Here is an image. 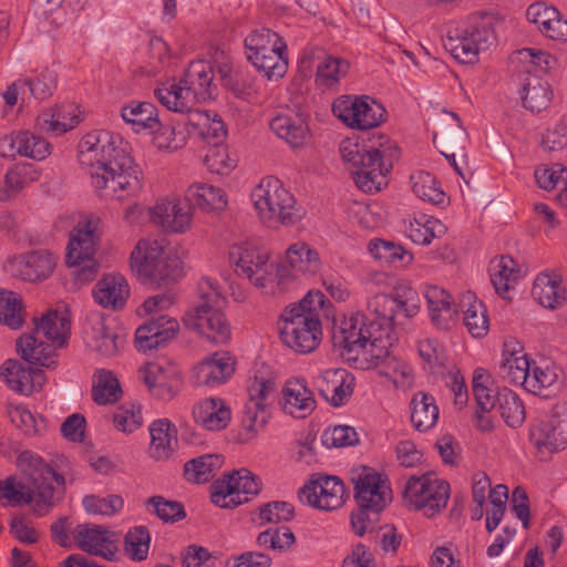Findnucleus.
<instances>
[{"mask_svg":"<svg viewBox=\"0 0 567 567\" xmlns=\"http://www.w3.org/2000/svg\"><path fill=\"white\" fill-rule=\"evenodd\" d=\"M332 112L348 127L359 131L378 127L386 120L383 105L369 96L342 95L333 102Z\"/></svg>","mask_w":567,"mask_h":567,"instance_id":"14","label":"nucleus"},{"mask_svg":"<svg viewBox=\"0 0 567 567\" xmlns=\"http://www.w3.org/2000/svg\"><path fill=\"white\" fill-rule=\"evenodd\" d=\"M463 321L468 332L475 338L484 337L489 329V321L486 309L482 301L467 292L461 300Z\"/></svg>","mask_w":567,"mask_h":567,"instance_id":"46","label":"nucleus"},{"mask_svg":"<svg viewBox=\"0 0 567 567\" xmlns=\"http://www.w3.org/2000/svg\"><path fill=\"white\" fill-rule=\"evenodd\" d=\"M121 116L136 133H153L161 128L157 109L150 102H131L122 107Z\"/></svg>","mask_w":567,"mask_h":567,"instance_id":"41","label":"nucleus"},{"mask_svg":"<svg viewBox=\"0 0 567 567\" xmlns=\"http://www.w3.org/2000/svg\"><path fill=\"white\" fill-rule=\"evenodd\" d=\"M280 405L285 413L303 419L315 411L317 401L307 382L303 379L293 378L289 379L281 390Z\"/></svg>","mask_w":567,"mask_h":567,"instance_id":"27","label":"nucleus"},{"mask_svg":"<svg viewBox=\"0 0 567 567\" xmlns=\"http://www.w3.org/2000/svg\"><path fill=\"white\" fill-rule=\"evenodd\" d=\"M223 302L219 284L210 277L202 278L198 282V302L184 313V327L214 343H226L231 330L220 310Z\"/></svg>","mask_w":567,"mask_h":567,"instance_id":"6","label":"nucleus"},{"mask_svg":"<svg viewBox=\"0 0 567 567\" xmlns=\"http://www.w3.org/2000/svg\"><path fill=\"white\" fill-rule=\"evenodd\" d=\"M69 311L49 310L38 320L34 319L32 333L23 334L17 340V348L22 359L35 365L51 368L55 364V349L63 347L70 334Z\"/></svg>","mask_w":567,"mask_h":567,"instance_id":"5","label":"nucleus"},{"mask_svg":"<svg viewBox=\"0 0 567 567\" xmlns=\"http://www.w3.org/2000/svg\"><path fill=\"white\" fill-rule=\"evenodd\" d=\"M343 162L352 169L353 181L364 193L379 192L386 185V175L401 152L395 144H344L340 147Z\"/></svg>","mask_w":567,"mask_h":567,"instance_id":"4","label":"nucleus"},{"mask_svg":"<svg viewBox=\"0 0 567 567\" xmlns=\"http://www.w3.org/2000/svg\"><path fill=\"white\" fill-rule=\"evenodd\" d=\"M155 96L163 106L176 113H190L197 103L205 102L198 96L194 89L178 81H169L155 90Z\"/></svg>","mask_w":567,"mask_h":567,"instance_id":"34","label":"nucleus"},{"mask_svg":"<svg viewBox=\"0 0 567 567\" xmlns=\"http://www.w3.org/2000/svg\"><path fill=\"white\" fill-rule=\"evenodd\" d=\"M75 545L83 551L91 555L106 557L103 551L106 543V529L94 524H80L73 530Z\"/></svg>","mask_w":567,"mask_h":567,"instance_id":"50","label":"nucleus"},{"mask_svg":"<svg viewBox=\"0 0 567 567\" xmlns=\"http://www.w3.org/2000/svg\"><path fill=\"white\" fill-rule=\"evenodd\" d=\"M39 178L32 164H17L7 171L0 181V202L16 199L27 187Z\"/></svg>","mask_w":567,"mask_h":567,"instance_id":"37","label":"nucleus"},{"mask_svg":"<svg viewBox=\"0 0 567 567\" xmlns=\"http://www.w3.org/2000/svg\"><path fill=\"white\" fill-rule=\"evenodd\" d=\"M301 498L323 511L339 508L346 498L343 483L334 476H322L301 489Z\"/></svg>","mask_w":567,"mask_h":567,"instance_id":"24","label":"nucleus"},{"mask_svg":"<svg viewBox=\"0 0 567 567\" xmlns=\"http://www.w3.org/2000/svg\"><path fill=\"white\" fill-rule=\"evenodd\" d=\"M229 261L238 276L247 278L264 295H279L278 262L270 260L266 249L248 241L234 244Z\"/></svg>","mask_w":567,"mask_h":567,"instance_id":"11","label":"nucleus"},{"mask_svg":"<svg viewBox=\"0 0 567 567\" xmlns=\"http://www.w3.org/2000/svg\"><path fill=\"white\" fill-rule=\"evenodd\" d=\"M446 229V226L441 220L421 214L409 219L405 234L415 244L429 245L433 238L444 236Z\"/></svg>","mask_w":567,"mask_h":567,"instance_id":"45","label":"nucleus"},{"mask_svg":"<svg viewBox=\"0 0 567 567\" xmlns=\"http://www.w3.org/2000/svg\"><path fill=\"white\" fill-rule=\"evenodd\" d=\"M130 265L144 282L168 285L184 276V261L165 240L142 238L131 252Z\"/></svg>","mask_w":567,"mask_h":567,"instance_id":"7","label":"nucleus"},{"mask_svg":"<svg viewBox=\"0 0 567 567\" xmlns=\"http://www.w3.org/2000/svg\"><path fill=\"white\" fill-rule=\"evenodd\" d=\"M152 224L169 234H185L193 225V208L179 197H164L147 210Z\"/></svg>","mask_w":567,"mask_h":567,"instance_id":"19","label":"nucleus"},{"mask_svg":"<svg viewBox=\"0 0 567 567\" xmlns=\"http://www.w3.org/2000/svg\"><path fill=\"white\" fill-rule=\"evenodd\" d=\"M150 543L148 529L144 526L134 527L125 536V553L135 561L145 560L148 555Z\"/></svg>","mask_w":567,"mask_h":567,"instance_id":"61","label":"nucleus"},{"mask_svg":"<svg viewBox=\"0 0 567 567\" xmlns=\"http://www.w3.org/2000/svg\"><path fill=\"white\" fill-rule=\"evenodd\" d=\"M411 188L414 195L423 202L441 205L445 202V193L440 183L429 172L419 171L410 177Z\"/></svg>","mask_w":567,"mask_h":567,"instance_id":"52","label":"nucleus"},{"mask_svg":"<svg viewBox=\"0 0 567 567\" xmlns=\"http://www.w3.org/2000/svg\"><path fill=\"white\" fill-rule=\"evenodd\" d=\"M185 202L193 208L204 213L220 214L228 206L227 193L215 185L195 182L190 184L184 195Z\"/></svg>","mask_w":567,"mask_h":567,"instance_id":"33","label":"nucleus"},{"mask_svg":"<svg viewBox=\"0 0 567 567\" xmlns=\"http://www.w3.org/2000/svg\"><path fill=\"white\" fill-rule=\"evenodd\" d=\"M106 326L102 312L91 311L84 324V340L87 347L101 351L105 346Z\"/></svg>","mask_w":567,"mask_h":567,"instance_id":"63","label":"nucleus"},{"mask_svg":"<svg viewBox=\"0 0 567 567\" xmlns=\"http://www.w3.org/2000/svg\"><path fill=\"white\" fill-rule=\"evenodd\" d=\"M417 310V293L408 286L396 287L391 295H374L367 302V312H351L334 320L332 342L334 347L350 344L358 337L362 342L379 341V350H382L385 344L396 341L394 318L399 315L410 318Z\"/></svg>","mask_w":567,"mask_h":567,"instance_id":"1","label":"nucleus"},{"mask_svg":"<svg viewBox=\"0 0 567 567\" xmlns=\"http://www.w3.org/2000/svg\"><path fill=\"white\" fill-rule=\"evenodd\" d=\"M114 427L123 433H133L143 424L141 405L127 402L120 405L113 413Z\"/></svg>","mask_w":567,"mask_h":567,"instance_id":"58","label":"nucleus"},{"mask_svg":"<svg viewBox=\"0 0 567 567\" xmlns=\"http://www.w3.org/2000/svg\"><path fill=\"white\" fill-rule=\"evenodd\" d=\"M250 200L259 221L269 228L295 225L301 219L295 196L274 176L260 179Z\"/></svg>","mask_w":567,"mask_h":567,"instance_id":"8","label":"nucleus"},{"mask_svg":"<svg viewBox=\"0 0 567 567\" xmlns=\"http://www.w3.org/2000/svg\"><path fill=\"white\" fill-rule=\"evenodd\" d=\"M138 379L161 400H172L182 385L181 371L169 363H147L138 370Z\"/></svg>","mask_w":567,"mask_h":567,"instance_id":"20","label":"nucleus"},{"mask_svg":"<svg viewBox=\"0 0 567 567\" xmlns=\"http://www.w3.org/2000/svg\"><path fill=\"white\" fill-rule=\"evenodd\" d=\"M184 131L173 128V138L186 140H219L223 141L227 136V130L223 120L207 112L195 111L190 114L187 122L184 123Z\"/></svg>","mask_w":567,"mask_h":567,"instance_id":"28","label":"nucleus"},{"mask_svg":"<svg viewBox=\"0 0 567 567\" xmlns=\"http://www.w3.org/2000/svg\"><path fill=\"white\" fill-rule=\"evenodd\" d=\"M554 96L549 82L529 70L520 82V97L524 107L540 112L548 107Z\"/></svg>","mask_w":567,"mask_h":567,"instance_id":"35","label":"nucleus"},{"mask_svg":"<svg viewBox=\"0 0 567 567\" xmlns=\"http://www.w3.org/2000/svg\"><path fill=\"white\" fill-rule=\"evenodd\" d=\"M280 50H287L284 39L267 28L252 30L245 39V53L248 61L257 56L268 55Z\"/></svg>","mask_w":567,"mask_h":567,"instance_id":"42","label":"nucleus"},{"mask_svg":"<svg viewBox=\"0 0 567 567\" xmlns=\"http://www.w3.org/2000/svg\"><path fill=\"white\" fill-rule=\"evenodd\" d=\"M79 151L80 164L92 178V185L102 194L106 187V157L103 144H84Z\"/></svg>","mask_w":567,"mask_h":567,"instance_id":"43","label":"nucleus"},{"mask_svg":"<svg viewBox=\"0 0 567 567\" xmlns=\"http://www.w3.org/2000/svg\"><path fill=\"white\" fill-rule=\"evenodd\" d=\"M259 489L258 478L243 468L214 483L212 501L219 507L230 508L249 501L251 496L258 494Z\"/></svg>","mask_w":567,"mask_h":567,"instance_id":"17","label":"nucleus"},{"mask_svg":"<svg viewBox=\"0 0 567 567\" xmlns=\"http://www.w3.org/2000/svg\"><path fill=\"white\" fill-rule=\"evenodd\" d=\"M0 377L10 389L22 394H31L42 389L45 377L39 368H25L17 360H8L0 367Z\"/></svg>","mask_w":567,"mask_h":567,"instance_id":"32","label":"nucleus"},{"mask_svg":"<svg viewBox=\"0 0 567 567\" xmlns=\"http://www.w3.org/2000/svg\"><path fill=\"white\" fill-rule=\"evenodd\" d=\"M82 121V110L75 103H63L43 111L37 118L40 132L59 136L73 130Z\"/></svg>","mask_w":567,"mask_h":567,"instance_id":"29","label":"nucleus"},{"mask_svg":"<svg viewBox=\"0 0 567 567\" xmlns=\"http://www.w3.org/2000/svg\"><path fill=\"white\" fill-rule=\"evenodd\" d=\"M491 281L497 295L509 299L507 293L515 288L522 278V269L509 256H501L491 264Z\"/></svg>","mask_w":567,"mask_h":567,"instance_id":"39","label":"nucleus"},{"mask_svg":"<svg viewBox=\"0 0 567 567\" xmlns=\"http://www.w3.org/2000/svg\"><path fill=\"white\" fill-rule=\"evenodd\" d=\"M235 371V360L228 352H215L193 369L198 385L215 386L226 382Z\"/></svg>","mask_w":567,"mask_h":567,"instance_id":"31","label":"nucleus"},{"mask_svg":"<svg viewBox=\"0 0 567 567\" xmlns=\"http://www.w3.org/2000/svg\"><path fill=\"white\" fill-rule=\"evenodd\" d=\"M417 353L423 362L425 370L435 373L443 367L445 352L439 340L434 338H424L417 343Z\"/></svg>","mask_w":567,"mask_h":567,"instance_id":"62","label":"nucleus"},{"mask_svg":"<svg viewBox=\"0 0 567 567\" xmlns=\"http://www.w3.org/2000/svg\"><path fill=\"white\" fill-rule=\"evenodd\" d=\"M368 251L377 261L394 268L405 267L413 259L412 254L399 244L381 238L371 239L368 244Z\"/></svg>","mask_w":567,"mask_h":567,"instance_id":"47","label":"nucleus"},{"mask_svg":"<svg viewBox=\"0 0 567 567\" xmlns=\"http://www.w3.org/2000/svg\"><path fill=\"white\" fill-rule=\"evenodd\" d=\"M25 89L29 87L30 93L37 100H45L50 97L56 89L58 75L53 70L43 69L37 72L32 78L24 79Z\"/></svg>","mask_w":567,"mask_h":567,"instance_id":"64","label":"nucleus"},{"mask_svg":"<svg viewBox=\"0 0 567 567\" xmlns=\"http://www.w3.org/2000/svg\"><path fill=\"white\" fill-rule=\"evenodd\" d=\"M495 389L489 373L483 369H476L473 374L472 391L477 404V413H487L496 410L498 391Z\"/></svg>","mask_w":567,"mask_h":567,"instance_id":"49","label":"nucleus"},{"mask_svg":"<svg viewBox=\"0 0 567 567\" xmlns=\"http://www.w3.org/2000/svg\"><path fill=\"white\" fill-rule=\"evenodd\" d=\"M394 344H385L379 350V341L370 340L362 342L358 338L350 341V344L339 346L342 349V355L352 362L355 369L370 370L378 369L380 375L391 379L396 385H406L412 379V369L404 361L392 355L390 348Z\"/></svg>","mask_w":567,"mask_h":567,"instance_id":"9","label":"nucleus"},{"mask_svg":"<svg viewBox=\"0 0 567 567\" xmlns=\"http://www.w3.org/2000/svg\"><path fill=\"white\" fill-rule=\"evenodd\" d=\"M530 441L542 461L564 449L567 444V406H555L546 420L535 424L530 429Z\"/></svg>","mask_w":567,"mask_h":567,"instance_id":"15","label":"nucleus"},{"mask_svg":"<svg viewBox=\"0 0 567 567\" xmlns=\"http://www.w3.org/2000/svg\"><path fill=\"white\" fill-rule=\"evenodd\" d=\"M148 454L156 461L167 460L177 447L176 426L166 419L154 421L150 426Z\"/></svg>","mask_w":567,"mask_h":567,"instance_id":"36","label":"nucleus"},{"mask_svg":"<svg viewBox=\"0 0 567 567\" xmlns=\"http://www.w3.org/2000/svg\"><path fill=\"white\" fill-rule=\"evenodd\" d=\"M54 267L55 258L48 251L14 256L4 264L7 274L25 281L43 280L52 274Z\"/></svg>","mask_w":567,"mask_h":567,"instance_id":"21","label":"nucleus"},{"mask_svg":"<svg viewBox=\"0 0 567 567\" xmlns=\"http://www.w3.org/2000/svg\"><path fill=\"white\" fill-rule=\"evenodd\" d=\"M493 32L485 25L457 27L450 30L444 47L453 58L462 63H475L482 50L492 43Z\"/></svg>","mask_w":567,"mask_h":567,"instance_id":"16","label":"nucleus"},{"mask_svg":"<svg viewBox=\"0 0 567 567\" xmlns=\"http://www.w3.org/2000/svg\"><path fill=\"white\" fill-rule=\"evenodd\" d=\"M532 295L544 308L556 310L567 303V286L558 270H545L534 280Z\"/></svg>","mask_w":567,"mask_h":567,"instance_id":"26","label":"nucleus"},{"mask_svg":"<svg viewBox=\"0 0 567 567\" xmlns=\"http://www.w3.org/2000/svg\"><path fill=\"white\" fill-rule=\"evenodd\" d=\"M221 464L223 458L217 454L202 455L185 464V478L198 484L208 482L215 476V473L220 468Z\"/></svg>","mask_w":567,"mask_h":567,"instance_id":"54","label":"nucleus"},{"mask_svg":"<svg viewBox=\"0 0 567 567\" xmlns=\"http://www.w3.org/2000/svg\"><path fill=\"white\" fill-rule=\"evenodd\" d=\"M494 411L512 427L520 425L525 419L523 402L515 392L507 388L498 391V403Z\"/></svg>","mask_w":567,"mask_h":567,"instance_id":"55","label":"nucleus"},{"mask_svg":"<svg viewBox=\"0 0 567 567\" xmlns=\"http://www.w3.org/2000/svg\"><path fill=\"white\" fill-rule=\"evenodd\" d=\"M17 465L29 477L31 485L27 486L13 477L0 481V502L7 501L11 506L33 504L37 515L47 514L54 504L52 482L63 484L64 477L30 451L19 454Z\"/></svg>","mask_w":567,"mask_h":567,"instance_id":"2","label":"nucleus"},{"mask_svg":"<svg viewBox=\"0 0 567 567\" xmlns=\"http://www.w3.org/2000/svg\"><path fill=\"white\" fill-rule=\"evenodd\" d=\"M0 322L12 329H19L22 326V305L16 292L0 291Z\"/></svg>","mask_w":567,"mask_h":567,"instance_id":"59","label":"nucleus"},{"mask_svg":"<svg viewBox=\"0 0 567 567\" xmlns=\"http://www.w3.org/2000/svg\"><path fill=\"white\" fill-rule=\"evenodd\" d=\"M330 302L319 291H309L299 303L287 308L280 328L285 344L297 352L313 351L322 339V319L330 313Z\"/></svg>","mask_w":567,"mask_h":567,"instance_id":"3","label":"nucleus"},{"mask_svg":"<svg viewBox=\"0 0 567 567\" xmlns=\"http://www.w3.org/2000/svg\"><path fill=\"white\" fill-rule=\"evenodd\" d=\"M424 297L431 322L440 330L452 329L458 319L456 303L444 288L426 286Z\"/></svg>","mask_w":567,"mask_h":567,"instance_id":"30","label":"nucleus"},{"mask_svg":"<svg viewBox=\"0 0 567 567\" xmlns=\"http://www.w3.org/2000/svg\"><path fill=\"white\" fill-rule=\"evenodd\" d=\"M270 128L278 138L286 142L302 140L307 134V125L301 118H291L287 115H278L272 118Z\"/></svg>","mask_w":567,"mask_h":567,"instance_id":"60","label":"nucleus"},{"mask_svg":"<svg viewBox=\"0 0 567 567\" xmlns=\"http://www.w3.org/2000/svg\"><path fill=\"white\" fill-rule=\"evenodd\" d=\"M530 367L532 361H529L526 354L520 350L511 349L509 343L504 344L502 361L498 368V374L504 381L526 388Z\"/></svg>","mask_w":567,"mask_h":567,"instance_id":"38","label":"nucleus"},{"mask_svg":"<svg viewBox=\"0 0 567 567\" xmlns=\"http://www.w3.org/2000/svg\"><path fill=\"white\" fill-rule=\"evenodd\" d=\"M411 422L413 426L425 432L432 429L439 420V408L432 395L419 392L411 400Z\"/></svg>","mask_w":567,"mask_h":567,"instance_id":"48","label":"nucleus"},{"mask_svg":"<svg viewBox=\"0 0 567 567\" xmlns=\"http://www.w3.org/2000/svg\"><path fill=\"white\" fill-rule=\"evenodd\" d=\"M249 62L270 81L284 78L288 71L287 50H280L264 56L256 55V60Z\"/></svg>","mask_w":567,"mask_h":567,"instance_id":"57","label":"nucleus"},{"mask_svg":"<svg viewBox=\"0 0 567 567\" xmlns=\"http://www.w3.org/2000/svg\"><path fill=\"white\" fill-rule=\"evenodd\" d=\"M101 219L93 215L81 218L70 231L65 260L70 267H80L74 277L81 284L94 280L99 265L94 260L102 239Z\"/></svg>","mask_w":567,"mask_h":567,"instance_id":"10","label":"nucleus"},{"mask_svg":"<svg viewBox=\"0 0 567 567\" xmlns=\"http://www.w3.org/2000/svg\"><path fill=\"white\" fill-rule=\"evenodd\" d=\"M203 162L210 173L227 175L236 168L238 156L228 144H209Z\"/></svg>","mask_w":567,"mask_h":567,"instance_id":"53","label":"nucleus"},{"mask_svg":"<svg viewBox=\"0 0 567 567\" xmlns=\"http://www.w3.org/2000/svg\"><path fill=\"white\" fill-rule=\"evenodd\" d=\"M349 68L347 60L326 55L317 66L316 82L320 86L333 87L348 74Z\"/></svg>","mask_w":567,"mask_h":567,"instance_id":"56","label":"nucleus"},{"mask_svg":"<svg viewBox=\"0 0 567 567\" xmlns=\"http://www.w3.org/2000/svg\"><path fill=\"white\" fill-rule=\"evenodd\" d=\"M138 175V167L127 154L109 161V189H112L117 199L133 196L141 189Z\"/></svg>","mask_w":567,"mask_h":567,"instance_id":"25","label":"nucleus"},{"mask_svg":"<svg viewBox=\"0 0 567 567\" xmlns=\"http://www.w3.org/2000/svg\"><path fill=\"white\" fill-rule=\"evenodd\" d=\"M195 421L210 431L225 429L230 421V410L220 399H205L194 406Z\"/></svg>","mask_w":567,"mask_h":567,"instance_id":"40","label":"nucleus"},{"mask_svg":"<svg viewBox=\"0 0 567 567\" xmlns=\"http://www.w3.org/2000/svg\"><path fill=\"white\" fill-rule=\"evenodd\" d=\"M321 268V257L316 248L302 240L291 244L284 260L278 262L279 295L299 281L316 277Z\"/></svg>","mask_w":567,"mask_h":567,"instance_id":"12","label":"nucleus"},{"mask_svg":"<svg viewBox=\"0 0 567 567\" xmlns=\"http://www.w3.org/2000/svg\"><path fill=\"white\" fill-rule=\"evenodd\" d=\"M275 391V382L271 379L255 378L248 388V401L245 404L243 422L249 431H257L266 424L269 399Z\"/></svg>","mask_w":567,"mask_h":567,"instance_id":"23","label":"nucleus"},{"mask_svg":"<svg viewBox=\"0 0 567 567\" xmlns=\"http://www.w3.org/2000/svg\"><path fill=\"white\" fill-rule=\"evenodd\" d=\"M561 371L558 367L547 361H532L526 390L537 394L546 395L545 390L558 389Z\"/></svg>","mask_w":567,"mask_h":567,"instance_id":"44","label":"nucleus"},{"mask_svg":"<svg viewBox=\"0 0 567 567\" xmlns=\"http://www.w3.org/2000/svg\"><path fill=\"white\" fill-rule=\"evenodd\" d=\"M354 498L358 506L370 508L378 515L392 499L388 480L370 467H362L353 474Z\"/></svg>","mask_w":567,"mask_h":567,"instance_id":"18","label":"nucleus"},{"mask_svg":"<svg viewBox=\"0 0 567 567\" xmlns=\"http://www.w3.org/2000/svg\"><path fill=\"white\" fill-rule=\"evenodd\" d=\"M178 332L177 319L167 315H158L136 329L135 346L138 351L147 352L173 340Z\"/></svg>","mask_w":567,"mask_h":567,"instance_id":"22","label":"nucleus"},{"mask_svg":"<svg viewBox=\"0 0 567 567\" xmlns=\"http://www.w3.org/2000/svg\"><path fill=\"white\" fill-rule=\"evenodd\" d=\"M403 497L409 505L433 517L446 506L450 485L433 473L412 476L405 484Z\"/></svg>","mask_w":567,"mask_h":567,"instance_id":"13","label":"nucleus"},{"mask_svg":"<svg viewBox=\"0 0 567 567\" xmlns=\"http://www.w3.org/2000/svg\"><path fill=\"white\" fill-rule=\"evenodd\" d=\"M213 69L209 62L204 60L189 63L183 79V83L194 89L195 93L207 101L212 97Z\"/></svg>","mask_w":567,"mask_h":567,"instance_id":"51","label":"nucleus"}]
</instances>
